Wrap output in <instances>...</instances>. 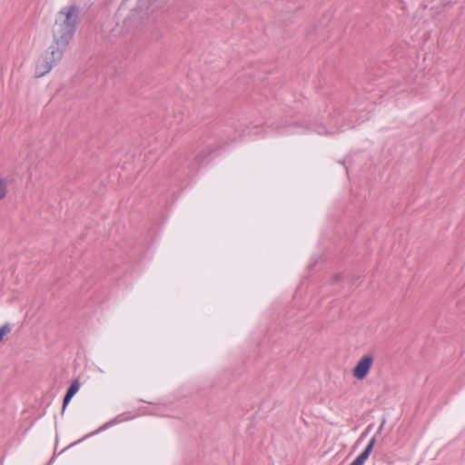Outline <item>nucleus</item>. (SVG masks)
<instances>
[{"label":"nucleus","mask_w":465,"mask_h":465,"mask_svg":"<svg viewBox=\"0 0 465 465\" xmlns=\"http://www.w3.org/2000/svg\"><path fill=\"white\" fill-rule=\"evenodd\" d=\"M382 427H383V423L380 426L379 430H378V433H380V432L381 431Z\"/></svg>","instance_id":"nucleus-9"},{"label":"nucleus","mask_w":465,"mask_h":465,"mask_svg":"<svg viewBox=\"0 0 465 465\" xmlns=\"http://www.w3.org/2000/svg\"><path fill=\"white\" fill-rule=\"evenodd\" d=\"M339 279H340V275L339 274L334 277L335 281H338Z\"/></svg>","instance_id":"nucleus-10"},{"label":"nucleus","mask_w":465,"mask_h":465,"mask_svg":"<svg viewBox=\"0 0 465 465\" xmlns=\"http://www.w3.org/2000/svg\"><path fill=\"white\" fill-rule=\"evenodd\" d=\"M119 421H121V420H119L118 418H116V419H114V420H111V421H108V422L104 423V425H103L99 430H97L96 431H94L93 434H95V433H97V432H99V431L104 430H106L107 428H109V427L113 426L114 424H115V423H117V422H119Z\"/></svg>","instance_id":"nucleus-8"},{"label":"nucleus","mask_w":465,"mask_h":465,"mask_svg":"<svg viewBox=\"0 0 465 465\" xmlns=\"http://www.w3.org/2000/svg\"><path fill=\"white\" fill-rule=\"evenodd\" d=\"M80 384L77 380L74 381L69 388L67 389L65 395L64 397L63 401V410L62 411H64L65 408L71 401L72 398L76 394V392L79 391Z\"/></svg>","instance_id":"nucleus-5"},{"label":"nucleus","mask_w":465,"mask_h":465,"mask_svg":"<svg viewBox=\"0 0 465 465\" xmlns=\"http://www.w3.org/2000/svg\"><path fill=\"white\" fill-rule=\"evenodd\" d=\"M12 328L10 323L6 322L0 327V341H3L4 336L11 331Z\"/></svg>","instance_id":"nucleus-7"},{"label":"nucleus","mask_w":465,"mask_h":465,"mask_svg":"<svg viewBox=\"0 0 465 465\" xmlns=\"http://www.w3.org/2000/svg\"><path fill=\"white\" fill-rule=\"evenodd\" d=\"M376 442V437H372L363 451L352 461L355 463V465H363L364 462L368 460L369 456L371 455L374 444Z\"/></svg>","instance_id":"nucleus-4"},{"label":"nucleus","mask_w":465,"mask_h":465,"mask_svg":"<svg viewBox=\"0 0 465 465\" xmlns=\"http://www.w3.org/2000/svg\"><path fill=\"white\" fill-rule=\"evenodd\" d=\"M374 361V357L371 353H367L361 357L352 370V375L357 380H363L369 374Z\"/></svg>","instance_id":"nucleus-2"},{"label":"nucleus","mask_w":465,"mask_h":465,"mask_svg":"<svg viewBox=\"0 0 465 465\" xmlns=\"http://www.w3.org/2000/svg\"><path fill=\"white\" fill-rule=\"evenodd\" d=\"M79 13V7L76 5L66 6L59 12L53 29L54 45L37 61L35 77L45 75L62 59L65 47L75 33Z\"/></svg>","instance_id":"nucleus-1"},{"label":"nucleus","mask_w":465,"mask_h":465,"mask_svg":"<svg viewBox=\"0 0 465 465\" xmlns=\"http://www.w3.org/2000/svg\"><path fill=\"white\" fill-rule=\"evenodd\" d=\"M215 151L213 145H206L202 148L187 164L188 173H195L204 160Z\"/></svg>","instance_id":"nucleus-3"},{"label":"nucleus","mask_w":465,"mask_h":465,"mask_svg":"<svg viewBox=\"0 0 465 465\" xmlns=\"http://www.w3.org/2000/svg\"><path fill=\"white\" fill-rule=\"evenodd\" d=\"M7 193V183L6 182L0 178V201L4 199Z\"/></svg>","instance_id":"nucleus-6"}]
</instances>
